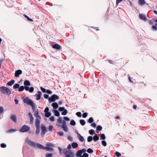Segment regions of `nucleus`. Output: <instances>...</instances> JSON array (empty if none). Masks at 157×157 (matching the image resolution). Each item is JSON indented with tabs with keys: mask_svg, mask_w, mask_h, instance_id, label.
I'll list each match as a JSON object with an SVG mask.
<instances>
[{
	"mask_svg": "<svg viewBox=\"0 0 157 157\" xmlns=\"http://www.w3.org/2000/svg\"><path fill=\"white\" fill-rule=\"evenodd\" d=\"M33 112L35 113L34 115L35 117L37 118L35 121V125L36 128V133L38 134L39 133V112L37 109L36 110L35 108V106L34 105L33 107H32Z\"/></svg>",
	"mask_w": 157,
	"mask_h": 157,
	"instance_id": "nucleus-1",
	"label": "nucleus"
},
{
	"mask_svg": "<svg viewBox=\"0 0 157 157\" xmlns=\"http://www.w3.org/2000/svg\"><path fill=\"white\" fill-rule=\"evenodd\" d=\"M25 142L30 147L33 148H39V143H36L28 138L25 139Z\"/></svg>",
	"mask_w": 157,
	"mask_h": 157,
	"instance_id": "nucleus-2",
	"label": "nucleus"
},
{
	"mask_svg": "<svg viewBox=\"0 0 157 157\" xmlns=\"http://www.w3.org/2000/svg\"><path fill=\"white\" fill-rule=\"evenodd\" d=\"M25 142L30 147L33 148H39V143H36L28 138L25 139Z\"/></svg>",
	"mask_w": 157,
	"mask_h": 157,
	"instance_id": "nucleus-3",
	"label": "nucleus"
},
{
	"mask_svg": "<svg viewBox=\"0 0 157 157\" xmlns=\"http://www.w3.org/2000/svg\"><path fill=\"white\" fill-rule=\"evenodd\" d=\"M0 90L3 94L9 95L11 94V91L7 87L2 86L0 87Z\"/></svg>",
	"mask_w": 157,
	"mask_h": 157,
	"instance_id": "nucleus-4",
	"label": "nucleus"
},
{
	"mask_svg": "<svg viewBox=\"0 0 157 157\" xmlns=\"http://www.w3.org/2000/svg\"><path fill=\"white\" fill-rule=\"evenodd\" d=\"M63 153L65 154V157H74L75 156V153L71 150L67 151L66 149L63 150Z\"/></svg>",
	"mask_w": 157,
	"mask_h": 157,
	"instance_id": "nucleus-5",
	"label": "nucleus"
},
{
	"mask_svg": "<svg viewBox=\"0 0 157 157\" xmlns=\"http://www.w3.org/2000/svg\"><path fill=\"white\" fill-rule=\"evenodd\" d=\"M23 101L24 103L28 105H30L32 107H33L35 105L33 101L31 99H29L28 97H26L23 99Z\"/></svg>",
	"mask_w": 157,
	"mask_h": 157,
	"instance_id": "nucleus-6",
	"label": "nucleus"
},
{
	"mask_svg": "<svg viewBox=\"0 0 157 157\" xmlns=\"http://www.w3.org/2000/svg\"><path fill=\"white\" fill-rule=\"evenodd\" d=\"M30 129V127L26 125H24L20 128L19 131L21 132H25L29 131Z\"/></svg>",
	"mask_w": 157,
	"mask_h": 157,
	"instance_id": "nucleus-7",
	"label": "nucleus"
},
{
	"mask_svg": "<svg viewBox=\"0 0 157 157\" xmlns=\"http://www.w3.org/2000/svg\"><path fill=\"white\" fill-rule=\"evenodd\" d=\"M59 99V96L55 94H53L51 97L48 98V101L49 102L55 101L56 100Z\"/></svg>",
	"mask_w": 157,
	"mask_h": 157,
	"instance_id": "nucleus-8",
	"label": "nucleus"
},
{
	"mask_svg": "<svg viewBox=\"0 0 157 157\" xmlns=\"http://www.w3.org/2000/svg\"><path fill=\"white\" fill-rule=\"evenodd\" d=\"M49 109L48 107H46L44 110L45 113L44 116L46 117H50L51 115V113L50 112H49Z\"/></svg>",
	"mask_w": 157,
	"mask_h": 157,
	"instance_id": "nucleus-9",
	"label": "nucleus"
},
{
	"mask_svg": "<svg viewBox=\"0 0 157 157\" xmlns=\"http://www.w3.org/2000/svg\"><path fill=\"white\" fill-rule=\"evenodd\" d=\"M41 136H43L45 134L46 132H47V130L46 129V128L44 125H42L41 126Z\"/></svg>",
	"mask_w": 157,
	"mask_h": 157,
	"instance_id": "nucleus-10",
	"label": "nucleus"
},
{
	"mask_svg": "<svg viewBox=\"0 0 157 157\" xmlns=\"http://www.w3.org/2000/svg\"><path fill=\"white\" fill-rule=\"evenodd\" d=\"M29 86H25V90L27 91H28L30 93L33 92L34 90V88L33 87H29Z\"/></svg>",
	"mask_w": 157,
	"mask_h": 157,
	"instance_id": "nucleus-11",
	"label": "nucleus"
},
{
	"mask_svg": "<svg viewBox=\"0 0 157 157\" xmlns=\"http://www.w3.org/2000/svg\"><path fill=\"white\" fill-rule=\"evenodd\" d=\"M22 73V71L21 70L19 69L16 70L14 74L15 77H18Z\"/></svg>",
	"mask_w": 157,
	"mask_h": 157,
	"instance_id": "nucleus-12",
	"label": "nucleus"
},
{
	"mask_svg": "<svg viewBox=\"0 0 157 157\" xmlns=\"http://www.w3.org/2000/svg\"><path fill=\"white\" fill-rule=\"evenodd\" d=\"M10 119L13 121L14 123H16L17 121V118L16 116L15 115H11L10 118Z\"/></svg>",
	"mask_w": 157,
	"mask_h": 157,
	"instance_id": "nucleus-13",
	"label": "nucleus"
},
{
	"mask_svg": "<svg viewBox=\"0 0 157 157\" xmlns=\"http://www.w3.org/2000/svg\"><path fill=\"white\" fill-rule=\"evenodd\" d=\"M139 18L140 19L144 21H146L147 20L146 15L144 14H140L139 15Z\"/></svg>",
	"mask_w": 157,
	"mask_h": 157,
	"instance_id": "nucleus-14",
	"label": "nucleus"
},
{
	"mask_svg": "<svg viewBox=\"0 0 157 157\" xmlns=\"http://www.w3.org/2000/svg\"><path fill=\"white\" fill-rule=\"evenodd\" d=\"M52 47L53 48L58 50L60 49L61 48V46L58 44H54L52 45Z\"/></svg>",
	"mask_w": 157,
	"mask_h": 157,
	"instance_id": "nucleus-15",
	"label": "nucleus"
},
{
	"mask_svg": "<svg viewBox=\"0 0 157 157\" xmlns=\"http://www.w3.org/2000/svg\"><path fill=\"white\" fill-rule=\"evenodd\" d=\"M77 136L80 141L82 142L84 141V138L79 133H78V136Z\"/></svg>",
	"mask_w": 157,
	"mask_h": 157,
	"instance_id": "nucleus-16",
	"label": "nucleus"
},
{
	"mask_svg": "<svg viewBox=\"0 0 157 157\" xmlns=\"http://www.w3.org/2000/svg\"><path fill=\"white\" fill-rule=\"evenodd\" d=\"M24 84L25 86H30L31 83L29 81L26 80L24 82Z\"/></svg>",
	"mask_w": 157,
	"mask_h": 157,
	"instance_id": "nucleus-17",
	"label": "nucleus"
},
{
	"mask_svg": "<svg viewBox=\"0 0 157 157\" xmlns=\"http://www.w3.org/2000/svg\"><path fill=\"white\" fill-rule=\"evenodd\" d=\"M52 106L54 109H56L59 107V105L58 103L56 102L53 103L52 104Z\"/></svg>",
	"mask_w": 157,
	"mask_h": 157,
	"instance_id": "nucleus-18",
	"label": "nucleus"
},
{
	"mask_svg": "<svg viewBox=\"0 0 157 157\" xmlns=\"http://www.w3.org/2000/svg\"><path fill=\"white\" fill-rule=\"evenodd\" d=\"M15 82V81L14 80L12 79L10 80V81L8 82L7 83V85L9 86H12Z\"/></svg>",
	"mask_w": 157,
	"mask_h": 157,
	"instance_id": "nucleus-19",
	"label": "nucleus"
},
{
	"mask_svg": "<svg viewBox=\"0 0 157 157\" xmlns=\"http://www.w3.org/2000/svg\"><path fill=\"white\" fill-rule=\"evenodd\" d=\"M58 125L59 127H61V128H62L63 130L65 131H67L68 130L67 126H62L61 125Z\"/></svg>",
	"mask_w": 157,
	"mask_h": 157,
	"instance_id": "nucleus-20",
	"label": "nucleus"
},
{
	"mask_svg": "<svg viewBox=\"0 0 157 157\" xmlns=\"http://www.w3.org/2000/svg\"><path fill=\"white\" fill-rule=\"evenodd\" d=\"M71 146L73 148H76L78 147V144L76 142H74L71 144Z\"/></svg>",
	"mask_w": 157,
	"mask_h": 157,
	"instance_id": "nucleus-21",
	"label": "nucleus"
},
{
	"mask_svg": "<svg viewBox=\"0 0 157 157\" xmlns=\"http://www.w3.org/2000/svg\"><path fill=\"white\" fill-rule=\"evenodd\" d=\"M53 112L55 116L57 117H59L60 115V113L59 111L57 110H54Z\"/></svg>",
	"mask_w": 157,
	"mask_h": 157,
	"instance_id": "nucleus-22",
	"label": "nucleus"
},
{
	"mask_svg": "<svg viewBox=\"0 0 157 157\" xmlns=\"http://www.w3.org/2000/svg\"><path fill=\"white\" fill-rule=\"evenodd\" d=\"M102 127L100 125H99L96 128V130L98 131H96V132L97 133H99L98 131H101L102 130Z\"/></svg>",
	"mask_w": 157,
	"mask_h": 157,
	"instance_id": "nucleus-23",
	"label": "nucleus"
},
{
	"mask_svg": "<svg viewBox=\"0 0 157 157\" xmlns=\"http://www.w3.org/2000/svg\"><path fill=\"white\" fill-rule=\"evenodd\" d=\"M82 152L80 150H79L77 151L76 154V155L77 157H78V156L82 155Z\"/></svg>",
	"mask_w": 157,
	"mask_h": 157,
	"instance_id": "nucleus-24",
	"label": "nucleus"
},
{
	"mask_svg": "<svg viewBox=\"0 0 157 157\" xmlns=\"http://www.w3.org/2000/svg\"><path fill=\"white\" fill-rule=\"evenodd\" d=\"M25 89V86H19V87L18 89V91L19 92H21L23 91Z\"/></svg>",
	"mask_w": 157,
	"mask_h": 157,
	"instance_id": "nucleus-25",
	"label": "nucleus"
},
{
	"mask_svg": "<svg viewBox=\"0 0 157 157\" xmlns=\"http://www.w3.org/2000/svg\"><path fill=\"white\" fill-rule=\"evenodd\" d=\"M139 4L140 5H142L144 4L145 3L144 0H138Z\"/></svg>",
	"mask_w": 157,
	"mask_h": 157,
	"instance_id": "nucleus-26",
	"label": "nucleus"
},
{
	"mask_svg": "<svg viewBox=\"0 0 157 157\" xmlns=\"http://www.w3.org/2000/svg\"><path fill=\"white\" fill-rule=\"evenodd\" d=\"M46 151H47L52 152L54 151V149L52 147H46Z\"/></svg>",
	"mask_w": 157,
	"mask_h": 157,
	"instance_id": "nucleus-27",
	"label": "nucleus"
},
{
	"mask_svg": "<svg viewBox=\"0 0 157 157\" xmlns=\"http://www.w3.org/2000/svg\"><path fill=\"white\" fill-rule=\"evenodd\" d=\"M93 139L94 141L96 142L99 139V137L97 136H94L93 137Z\"/></svg>",
	"mask_w": 157,
	"mask_h": 157,
	"instance_id": "nucleus-28",
	"label": "nucleus"
},
{
	"mask_svg": "<svg viewBox=\"0 0 157 157\" xmlns=\"http://www.w3.org/2000/svg\"><path fill=\"white\" fill-rule=\"evenodd\" d=\"M46 147H54V145L53 144L51 143H49L47 144H46Z\"/></svg>",
	"mask_w": 157,
	"mask_h": 157,
	"instance_id": "nucleus-29",
	"label": "nucleus"
},
{
	"mask_svg": "<svg viewBox=\"0 0 157 157\" xmlns=\"http://www.w3.org/2000/svg\"><path fill=\"white\" fill-rule=\"evenodd\" d=\"M24 16L28 21H33L32 19L29 17L28 16H27L25 14H24Z\"/></svg>",
	"mask_w": 157,
	"mask_h": 157,
	"instance_id": "nucleus-30",
	"label": "nucleus"
},
{
	"mask_svg": "<svg viewBox=\"0 0 157 157\" xmlns=\"http://www.w3.org/2000/svg\"><path fill=\"white\" fill-rule=\"evenodd\" d=\"M79 122L80 124L82 126L86 124L85 121L83 120H80Z\"/></svg>",
	"mask_w": 157,
	"mask_h": 157,
	"instance_id": "nucleus-31",
	"label": "nucleus"
},
{
	"mask_svg": "<svg viewBox=\"0 0 157 157\" xmlns=\"http://www.w3.org/2000/svg\"><path fill=\"white\" fill-rule=\"evenodd\" d=\"M19 86L20 85L18 83H15L13 86V88L15 89L18 88Z\"/></svg>",
	"mask_w": 157,
	"mask_h": 157,
	"instance_id": "nucleus-32",
	"label": "nucleus"
},
{
	"mask_svg": "<svg viewBox=\"0 0 157 157\" xmlns=\"http://www.w3.org/2000/svg\"><path fill=\"white\" fill-rule=\"evenodd\" d=\"M152 29L154 30H157V23H155V25H153L152 26Z\"/></svg>",
	"mask_w": 157,
	"mask_h": 157,
	"instance_id": "nucleus-33",
	"label": "nucleus"
},
{
	"mask_svg": "<svg viewBox=\"0 0 157 157\" xmlns=\"http://www.w3.org/2000/svg\"><path fill=\"white\" fill-rule=\"evenodd\" d=\"M67 110L66 109H65L62 112L61 114L63 115H65L67 114Z\"/></svg>",
	"mask_w": 157,
	"mask_h": 157,
	"instance_id": "nucleus-34",
	"label": "nucleus"
},
{
	"mask_svg": "<svg viewBox=\"0 0 157 157\" xmlns=\"http://www.w3.org/2000/svg\"><path fill=\"white\" fill-rule=\"evenodd\" d=\"M70 124L72 126H75L76 124V123L74 120H72L70 121Z\"/></svg>",
	"mask_w": 157,
	"mask_h": 157,
	"instance_id": "nucleus-35",
	"label": "nucleus"
},
{
	"mask_svg": "<svg viewBox=\"0 0 157 157\" xmlns=\"http://www.w3.org/2000/svg\"><path fill=\"white\" fill-rule=\"evenodd\" d=\"M57 135L60 136H63L64 135V132H57Z\"/></svg>",
	"mask_w": 157,
	"mask_h": 157,
	"instance_id": "nucleus-36",
	"label": "nucleus"
},
{
	"mask_svg": "<svg viewBox=\"0 0 157 157\" xmlns=\"http://www.w3.org/2000/svg\"><path fill=\"white\" fill-rule=\"evenodd\" d=\"M93 137L92 136H90L87 137V141L88 142H90L93 140Z\"/></svg>",
	"mask_w": 157,
	"mask_h": 157,
	"instance_id": "nucleus-37",
	"label": "nucleus"
},
{
	"mask_svg": "<svg viewBox=\"0 0 157 157\" xmlns=\"http://www.w3.org/2000/svg\"><path fill=\"white\" fill-rule=\"evenodd\" d=\"M53 155L52 153H47L45 155V156L46 157H52Z\"/></svg>",
	"mask_w": 157,
	"mask_h": 157,
	"instance_id": "nucleus-38",
	"label": "nucleus"
},
{
	"mask_svg": "<svg viewBox=\"0 0 157 157\" xmlns=\"http://www.w3.org/2000/svg\"><path fill=\"white\" fill-rule=\"evenodd\" d=\"M54 130L53 127L52 125H50L48 127V130L50 132H52Z\"/></svg>",
	"mask_w": 157,
	"mask_h": 157,
	"instance_id": "nucleus-39",
	"label": "nucleus"
},
{
	"mask_svg": "<svg viewBox=\"0 0 157 157\" xmlns=\"http://www.w3.org/2000/svg\"><path fill=\"white\" fill-rule=\"evenodd\" d=\"M35 95L36 96V99L37 100H39V90L37 91V94Z\"/></svg>",
	"mask_w": 157,
	"mask_h": 157,
	"instance_id": "nucleus-40",
	"label": "nucleus"
},
{
	"mask_svg": "<svg viewBox=\"0 0 157 157\" xmlns=\"http://www.w3.org/2000/svg\"><path fill=\"white\" fill-rule=\"evenodd\" d=\"M89 133L91 135H93L95 134L94 131L93 129H90L89 131Z\"/></svg>",
	"mask_w": 157,
	"mask_h": 157,
	"instance_id": "nucleus-41",
	"label": "nucleus"
},
{
	"mask_svg": "<svg viewBox=\"0 0 157 157\" xmlns=\"http://www.w3.org/2000/svg\"><path fill=\"white\" fill-rule=\"evenodd\" d=\"M105 139V136L104 134H101L100 137V139L104 140Z\"/></svg>",
	"mask_w": 157,
	"mask_h": 157,
	"instance_id": "nucleus-42",
	"label": "nucleus"
},
{
	"mask_svg": "<svg viewBox=\"0 0 157 157\" xmlns=\"http://www.w3.org/2000/svg\"><path fill=\"white\" fill-rule=\"evenodd\" d=\"M94 121L92 117H90L89 119L88 120V122L90 123H91L93 122Z\"/></svg>",
	"mask_w": 157,
	"mask_h": 157,
	"instance_id": "nucleus-43",
	"label": "nucleus"
},
{
	"mask_svg": "<svg viewBox=\"0 0 157 157\" xmlns=\"http://www.w3.org/2000/svg\"><path fill=\"white\" fill-rule=\"evenodd\" d=\"M40 149H42L46 151V147H44L42 145L40 144Z\"/></svg>",
	"mask_w": 157,
	"mask_h": 157,
	"instance_id": "nucleus-44",
	"label": "nucleus"
},
{
	"mask_svg": "<svg viewBox=\"0 0 157 157\" xmlns=\"http://www.w3.org/2000/svg\"><path fill=\"white\" fill-rule=\"evenodd\" d=\"M101 144L104 147L106 146L107 145V143L104 140H102L101 141Z\"/></svg>",
	"mask_w": 157,
	"mask_h": 157,
	"instance_id": "nucleus-45",
	"label": "nucleus"
},
{
	"mask_svg": "<svg viewBox=\"0 0 157 157\" xmlns=\"http://www.w3.org/2000/svg\"><path fill=\"white\" fill-rule=\"evenodd\" d=\"M155 22L154 19L150 20L149 21V24L150 25H153L154 24V22Z\"/></svg>",
	"mask_w": 157,
	"mask_h": 157,
	"instance_id": "nucleus-46",
	"label": "nucleus"
},
{
	"mask_svg": "<svg viewBox=\"0 0 157 157\" xmlns=\"http://www.w3.org/2000/svg\"><path fill=\"white\" fill-rule=\"evenodd\" d=\"M16 131V130L13 129H9L8 131L7 132L9 133H11L14 132Z\"/></svg>",
	"mask_w": 157,
	"mask_h": 157,
	"instance_id": "nucleus-47",
	"label": "nucleus"
},
{
	"mask_svg": "<svg viewBox=\"0 0 157 157\" xmlns=\"http://www.w3.org/2000/svg\"><path fill=\"white\" fill-rule=\"evenodd\" d=\"M115 154L117 157L121 156V153L118 151H116L115 153Z\"/></svg>",
	"mask_w": 157,
	"mask_h": 157,
	"instance_id": "nucleus-48",
	"label": "nucleus"
},
{
	"mask_svg": "<svg viewBox=\"0 0 157 157\" xmlns=\"http://www.w3.org/2000/svg\"><path fill=\"white\" fill-rule=\"evenodd\" d=\"M87 151L89 153H91L93 152V151L91 148H88Z\"/></svg>",
	"mask_w": 157,
	"mask_h": 157,
	"instance_id": "nucleus-49",
	"label": "nucleus"
},
{
	"mask_svg": "<svg viewBox=\"0 0 157 157\" xmlns=\"http://www.w3.org/2000/svg\"><path fill=\"white\" fill-rule=\"evenodd\" d=\"M50 120L51 121H55V117L52 116L51 117L49 118Z\"/></svg>",
	"mask_w": 157,
	"mask_h": 157,
	"instance_id": "nucleus-50",
	"label": "nucleus"
},
{
	"mask_svg": "<svg viewBox=\"0 0 157 157\" xmlns=\"http://www.w3.org/2000/svg\"><path fill=\"white\" fill-rule=\"evenodd\" d=\"M58 122L59 123L61 124L62 123V118L61 117H59L58 118V119L57 120Z\"/></svg>",
	"mask_w": 157,
	"mask_h": 157,
	"instance_id": "nucleus-51",
	"label": "nucleus"
},
{
	"mask_svg": "<svg viewBox=\"0 0 157 157\" xmlns=\"http://www.w3.org/2000/svg\"><path fill=\"white\" fill-rule=\"evenodd\" d=\"M40 88L41 90H42V91L43 93H45V92H46V90L44 88L42 87H40Z\"/></svg>",
	"mask_w": 157,
	"mask_h": 157,
	"instance_id": "nucleus-52",
	"label": "nucleus"
},
{
	"mask_svg": "<svg viewBox=\"0 0 157 157\" xmlns=\"http://www.w3.org/2000/svg\"><path fill=\"white\" fill-rule=\"evenodd\" d=\"M88 113H83L82 115V117L83 118H86L87 116Z\"/></svg>",
	"mask_w": 157,
	"mask_h": 157,
	"instance_id": "nucleus-53",
	"label": "nucleus"
},
{
	"mask_svg": "<svg viewBox=\"0 0 157 157\" xmlns=\"http://www.w3.org/2000/svg\"><path fill=\"white\" fill-rule=\"evenodd\" d=\"M0 145L2 148H5L6 146V144L4 143L1 144Z\"/></svg>",
	"mask_w": 157,
	"mask_h": 157,
	"instance_id": "nucleus-54",
	"label": "nucleus"
},
{
	"mask_svg": "<svg viewBox=\"0 0 157 157\" xmlns=\"http://www.w3.org/2000/svg\"><path fill=\"white\" fill-rule=\"evenodd\" d=\"M46 92L49 94H51L52 93V91L48 89L46 90Z\"/></svg>",
	"mask_w": 157,
	"mask_h": 157,
	"instance_id": "nucleus-55",
	"label": "nucleus"
},
{
	"mask_svg": "<svg viewBox=\"0 0 157 157\" xmlns=\"http://www.w3.org/2000/svg\"><path fill=\"white\" fill-rule=\"evenodd\" d=\"M76 114L78 117H81V113L80 112H78L76 113Z\"/></svg>",
	"mask_w": 157,
	"mask_h": 157,
	"instance_id": "nucleus-56",
	"label": "nucleus"
},
{
	"mask_svg": "<svg viewBox=\"0 0 157 157\" xmlns=\"http://www.w3.org/2000/svg\"><path fill=\"white\" fill-rule=\"evenodd\" d=\"M64 109H65L63 107H59L58 109L60 111H63Z\"/></svg>",
	"mask_w": 157,
	"mask_h": 157,
	"instance_id": "nucleus-57",
	"label": "nucleus"
},
{
	"mask_svg": "<svg viewBox=\"0 0 157 157\" xmlns=\"http://www.w3.org/2000/svg\"><path fill=\"white\" fill-rule=\"evenodd\" d=\"M30 123L31 124H33V119H34V118H33V117H32V118H30Z\"/></svg>",
	"mask_w": 157,
	"mask_h": 157,
	"instance_id": "nucleus-58",
	"label": "nucleus"
},
{
	"mask_svg": "<svg viewBox=\"0 0 157 157\" xmlns=\"http://www.w3.org/2000/svg\"><path fill=\"white\" fill-rule=\"evenodd\" d=\"M63 118L64 119V120H65L66 121H69L70 119L69 118V117H63Z\"/></svg>",
	"mask_w": 157,
	"mask_h": 157,
	"instance_id": "nucleus-59",
	"label": "nucleus"
},
{
	"mask_svg": "<svg viewBox=\"0 0 157 157\" xmlns=\"http://www.w3.org/2000/svg\"><path fill=\"white\" fill-rule=\"evenodd\" d=\"M3 108L2 106H0V113H2L3 112Z\"/></svg>",
	"mask_w": 157,
	"mask_h": 157,
	"instance_id": "nucleus-60",
	"label": "nucleus"
},
{
	"mask_svg": "<svg viewBox=\"0 0 157 157\" xmlns=\"http://www.w3.org/2000/svg\"><path fill=\"white\" fill-rule=\"evenodd\" d=\"M91 125L94 128H95L96 126V124L95 123H92Z\"/></svg>",
	"mask_w": 157,
	"mask_h": 157,
	"instance_id": "nucleus-61",
	"label": "nucleus"
},
{
	"mask_svg": "<svg viewBox=\"0 0 157 157\" xmlns=\"http://www.w3.org/2000/svg\"><path fill=\"white\" fill-rule=\"evenodd\" d=\"M44 98L46 99L48 98L49 96L47 94H45L44 95Z\"/></svg>",
	"mask_w": 157,
	"mask_h": 157,
	"instance_id": "nucleus-62",
	"label": "nucleus"
},
{
	"mask_svg": "<svg viewBox=\"0 0 157 157\" xmlns=\"http://www.w3.org/2000/svg\"><path fill=\"white\" fill-rule=\"evenodd\" d=\"M89 155L86 153H84L83 155V157H88Z\"/></svg>",
	"mask_w": 157,
	"mask_h": 157,
	"instance_id": "nucleus-63",
	"label": "nucleus"
},
{
	"mask_svg": "<svg viewBox=\"0 0 157 157\" xmlns=\"http://www.w3.org/2000/svg\"><path fill=\"white\" fill-rule=\"evenodd\" d=\"M67 138L68 140H70L71 141H72V137L70 136H69L67 137Z\"/></svg>",
	"mask_w": 157,
	"mask_h": 157,
	"instance_id": "nucleus-64",
	"label": "nucleus"
}]
</instances>
